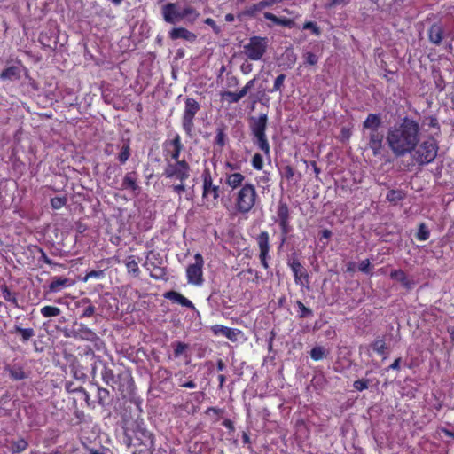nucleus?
I'll use <instances>...</instances> for the list:
<instances>
[{
  "mask_svg": "<svg viewBox=\"0 0 454 454\" xmlns=\"http://www.w3.org/2000/svg\"><path fill=\"white\" fill-rule=\"evenodd\" d=\"M419 123L409 117H404L387 129L386 143L396 157L411 153L419 142Z\"/></svg>",
  "mask_w": 454,
  "mask_h": 454,
  "instance_id": "nucleus-1",
  "label": "nucleus"
},
{
  "mask_svg": "<svg viewBox=\"0 0 454 454\" xmlns=\"http://www.w3.org/2000/svg\"><path fill=\"white\" fill-rule=\"evenodd\" d=\"M129 430L126 433L128 446H133L140 453L151 450L153 445V434L144 426L143 422L136 421L131 429L132 434H129Z\"/></svg>",
  "mask_w": 454,
  "mask_h": 454,
  "instance_id": "nucleus-2",
  "label": "nucleus"
},
{
  "mask_svg": "<svg viewBox=\"0 0 454 454\" xmlns=\"http://www.w3.org/2000/svg\"><path fill=\"white\" fill-rule=\"evenodd\" d=\"M259 201L255 186L246 183L234 195V207L239 214H248Z\"/></svg>",
  "mask_w": 454,
  "mask_h": 454,
  "instance_id": "nucleus-3",
  "label": "nucleus"
},
{
  "mask_svg": "<svg viewBox=\"0 0 454 454\" xmlns=\"http://www.w3.org/2000/svg\"><path fill=\"white\" fill-rule=\"evenodd\" d=\"M267 122V114H261L259 117L251 119L250 129L254 136V144L270 158V147L265 133Z\"/></svg>",
  "mask_w": 454,
  "mask_h": 454,
  "instance_id": "nucleus-4",
  "label": "nucleus"
},
{
  "mask_svg": "<svg viewBox=\"0 0 454 454\" xmlns=\"http://www.w3.org/2000/svg\"><path fill=\"white\" fill-rule=\"evenodd\" d=\"M438 143L434 137H428L410 153L412 159L419 165H427L434 160L438 153Z\"/></svg>",
  "mask_w": 454,
  "mask_h": 454,
  "instance_id": "nucleus-5",
  "label": "nucleus"
},
{
  "mask_svg": "<svg viewBox=\"0 0 454 454\" xmlns=\"http://www.w3.org/2000/svg\"><path fill=\"white\" fill-rule=\"evenodd\" d=\"M202 200L207 207H214L218 204L221 193L219 185L214 184L213 178L209 169H205L202 173Z\"/></svg>",
  "mask_w": 454,
  "mask_h": 454,
  "instance_id": "nucleus-6",
  "label": "nucleus"
},
{
  "mask_svg": "<svg viewBox=\"0 0 454 454\" xmlns=\"http://www.w3.org/2000/svg\"><path fill=\"white\" fill-rule=\"evenodd\" d=\"M268 39L262 36H252L243 46V52L247 59L253 61L260 60L266 53Z\"/></svg>",
  "mask_w": 454,
  "mask_h": 454,
  "instance_id": "nucleus-7",
  "label": "nucleus"
},
{
  "mask_svg": "<svg viewBox=\"0 0 454 454\" xmlns=\"http://www.w3.org/2000/svg\"><path fill=\"white\" fill-rule=\"evenodd\" d=\"M190 166L184 160L166 162L163 175L166 178L182 182L186 181L190 176Z\"/></svg>",
  "mask_w": 454,
  "mask_h": 454,
  "instance_id": "nucleus-8",
  "label": "nucleus"
},
{
  "mask_svg": "<svg viewBox=\"0 0 454 454\" xmlns=\"http://www.w3.org/2000/svg\"><path fill=\"white\" fill-rule=\"evenodd\" d=\"M200 109V106L197 100L192 98H185L182 116V127L188 136L192 135L194 127L193 120Z\"/></svg>",
  "mask_w": 454,
  "mask_h": 454,
  "instance_id": "nucleus-9",
  "label": "nucleus"
},
{
  "mask_svg": "<svg viewBox=\"0 0 454 454\" xmlns=\"http://www.w3.org/2000/svg\"><path fill=\"white\" fill-rule=\"evenodd\" d=\"M203 265L204 259L200 253L194 255V262L186 269L187 282L191 285L200 286L203 284Z\"/></svg>",
  "mask_w": 454,
  "mask_h": 454,
  "instance_id": "nucleus-10",
  "label": "nucleus"
},
{
  "mask_svg": "<svg viewBox=\"0 0 454 454\" xmlns=\"http://www.w3.org/2000/svg\"><path fill=\"white\" fill-rule=\"evenodd\" d=\"M184 149L179 134H175L172 139H168L163 144L165 161H179L180 154Z\"/></svg>",
  "mask_w": 454,
  "mask_h": 454,
  "instance_id": "nucleus-11",
  "label": "nucleus"
},
{
  "mask_svg": "<svg viewBox=\"0 0 454 454\" xmlns=\"http://www.w3.org/2000/svg\"><path fill=\"white\" fill-rule=\"evenodd\" d=\"M161 14L165 22L176 24L183 20L182 9L178 3H167L161 7Z\"/></svg>",
  "mask_w": 454,
  "mask_h": 454,
  "instance_id": "nucleus-12",
  "label": "nucleus"
},
{
  "mask_svg": "<svg viewBox=\"0 0 454 454\" xmlns=\"http://www.w3.org/2000/svg\"><path fill=\"white\" fill-rule=\"evenodd\" d=\"M257 245L260 250V262L264 269L269 268L268 259L270 252V237L267 231H262L256 238Z\"/></svg>",
  "mask_w": 454,
  "mask_h": 454,
  "instance_id": "nucleus-13",
  "label": "nucleus"
},
{
  "mask_svg": "<svg viewBox=\"0 0 454 454\" xmlns=\"http://www.w3.org/2000/svg\"><path fill=\"white\" fill-rule=\"evenodd\" d=\"M368 146L372 151L374 156L381 153L383 145V134L378 130H371L367 132Z\"/></svg>",
  "mask_w": 454,
  "mask_h": 454,
  "instance_id": "nucleus-14",
  "label": "nucleus"
},
{
  "mask_svg": "<svg viewBox=\"0 0 454 454\" xmlns=\"http://www.w3.org/2000/svg\"><path fill=\"white\" fill-rule=\"evenodd\" d=\"M68 336L77 340L91 342H95L99 340L96 333L83 324H80L76 329H73L71 334Z\"/></svg>",
  "mask_w": 454,
  "mask_h": 454,
  "instance_id": "nucleus-15",
  "label": "nucleus"
},
{
  "mask_svg": "<svg viewBox=\"0 0 454 454\" xmlns=\"http://www.w3.org/2000/svg\"><path fill=\"white\" fill-rule=\"evenodd\" d=\"M154 256H155L154 251H149L147 253L145 267L150 272L151 278H153L156 280H165V279H167L166 269H164L162 266H157V265H154L153 268H151V265H153V263L150 261H151V258L154 257Z\"/></svg>",
  "mask_w": 454,
  "mask_h": 454,
  "instance_id": "nucleus-16",
  "label": "nucleus"
},
{
  "mask_svg": "<svg viewBox=\"0 0 454 454\" xmlns=\"http://www.w3.org/2000/svg\"><path fill=\"white\" fill-rule=\"evenodd\" d=\"M289 265L293 271L295 283L301 286H305V284L308 283L309 276L301 262L298 260L294 259Z\"/></svg>",
  "mask_w": 454,
  "mask_h": 454,
  "instance_id": "nucleus-17",
  "label": "nucleus"
},
{
  "mask_svg": "<svg viewBox=\"0 0 454 454\" xmlns=\"http://www.w3.org/2000/svg\"><path fill=\"white\" fill-rule=\"evenodd\" d=\"M171 40L184 39L188 42H194L197 38L196 35L184 27H174L168 33Z\"/></svg>",
  "mask_w": 454,
  "mask_h": 454,
  "instance_id": "nucleus-18",
  "label": "nucleus"
},
{
  "mask_svg": "<svg viewBox=\"0 0 454 454\" xmlns=\"http://www.w3.org/2000/svg\"><path fill=\"white\" fill-rule=\"evenodd\" d=\"M164 296L166 299L171 301L174 303H177L183 307H186L192 309V310H195L193 303L189 299H187L186 297H184L183 294L176 291L167 292L164 294Z\"/></svg>",
  "mask_w": 454,
  "mask_h": 454,
  "instance_id": "nucleus-19",
  "label": "nucleus"
},
{
  "mask_svg": "<svg viewBox=\"0 0 454 454\" xmlns=\"http://www.w3.org/2000/svg\"><path fill=\"white\" fill-rule=\"evenodd\" d=\"M214 332L215 334H220L226 337L231 341H237L239 335L242 333V332L239 329L230 328L220 325L214 326Z\"/></svg>",
  "mask_w": 454,
  "mask_h": 454,
  "instance_id": "nucleus-20",
  "label": "nucleus"
},
{
  "mask_svg": "<svg viewBox=\"0 0 454 454\" xmlns=\"http://www.w3.org/2000/svg\"><path fill=\"white\" fill-rule=\"evenodd\" d=\"M381 125V119L379 114H369L367 118L363 122L364 135L365 132L371 130H378Z\"/></svg>",
  "mask_w": 454,
  "mask_h": 454,
  "instance_id": "nucleus-21",
  "label": "nucleus"
},
{
  "mask_svg": "<svg viewBox=\"0 0 454 454\" xmlns=\"http://www.w3.org/2000/svg\"><path fill=\"white\" fill-rule=\"evenodd\" d=\"M121 189L129 190L133 192L139 189L137 185V174L136 172L132 171L125 175L121 183Z\"/></svg>",
  "mask_w": 454,
  "mask_h": 454,
  "instance_id": "nucleus-22",
  "label": "nucleus"
},
{
  "mask_svg": "<svg viewBox=\"0 0 454 454\" xmlns=\"http://www.w3.org/2000/svg\"><path fill=\"white\" fill-rule=\"evenodd\" d=\"M245 176L239 172L226 174L225 184L232 190H235L237 188L240 189L241 186L244 185L243 183L245 181Z\"/></svg>",
  "mask_w": 454,
  "mask_h": 454,
  "instance_id": "nucleus-23",
  "label": "nucleus"
},
{
  "mask_svg": "<svg viewBox=\"0 0 454 454\" xmlns=\"http://www.w3.org/2000/svg\"><path fill=\"white\" fill-rule=\"evenodd\" d=\"M21 75V69L18 66L8 67L0 74V79L4 81H18Z\"/></svg>",
  "mask_w": 454,
  "mask_h": 454,
  "instance_id": "nucleus-24",
  "label": "nucleus"
},
{
  "mask_svg": "<svg viewBox=\"0 0 454 454\" xmlns=\"http://www.w3.org/2000/svg\"><path fill=\"white\" fill-rule=\"evenodd\" d=\"M72 286V281L69 278L62 277H55L52 278L49 289L51 292L57 293L62 290L64 287Z\"/></svg>",
  "mask_w": 454,
  "mask_h": 454,
  "instance_id": "nucleus-25",
  "label": "nucleus"
},
{
  "mask_svg": "<svg viewBox=\"0 0 454 454\" xmlns=\"http://www.w3.org/2000/svg\"><path fill=\"white\" fill-rule=\"evenodd\" d=\"M443 30L442 27L438 24H434L428 30L429 41L434 44H440L442 41Z\"/></svg>",
  "mask_w": 454,
  "mask_h": 454,
  "instance_id": "nucleus-26",
  "label": "nucleus"
},
{
  "mask_svg": "<svg viewBox=\"0 0 454 454\" xmlns=\"http://www.w3.org/2000/svg\"><path fill=\"white\" fill-rule=\"evenodd\" d=\"M11 333L20 334L22 342H27L35 336L33 328H23L20 324H15Z\"/></svg>",
  "mask_w": 454,
  "mask_h": 454,
  "instance_id": "nucleus-27",
  "label": "nucleus"
},
{
  "mask_svg": "<svg viewBox=\"0 0 454 454\" xmlns=\"http://www.w3.org/2000/svg\"><path fill=\"white\" fill-rule=\"evenodd\" d=\"M390 278L394 280L400 282L403 286L411 289L413 286V282L408 279L405 272L402 270H395L390 273Z\"/></svg>",
  "mask_w": 454,
  "mask_h": 454,
  "instance_id": "nucleus-28",
  "label": "nucleus"
},
{
  "mask_svg": "<svg viewBox=\"0 0 454 454\" xmlns=\"http://www.w3.org/2000/svg\"><path fill=\"white\" fill-rule=\"evenodd\" d=\"M101 378L106 385L114 388V385L117 383V378L112 369L105 365L101 372Z\"/></svg>",
  "mask_w": 454,
  "mask_h": 454,
  "instance_id": "nucleus-29",
  "label": "nucleus"
},
{
  "mask_svg": "<svg viewBox=\"0 0 454 454\" xmlns=\"http://www.w3.org/2000/svg\"><path fill=\"white\" fill-rule=\"evenodd\" d=\"M290 220V212L287 204L280 200L278 204L276 222Z\"/></svg>",
  "mask_w": 454,
  "mask_h": 454,
  "instance_id": "nucleus-30",
  "label": "nucleus"
},
{
  "mask_svg": "<svg viewBox=\"0 0 454 454\" xmlns=\"http://www.w3.org/2000/svg\"><path fill=\"white\" fill-rule=\"evenodd\" d=\"M199 16L200 13L196 11L195 8L192 6L187 5L182 9L183 20L186 19V20L190 23H193Z\"/></svg>",
  "mask_w": 454,
  "mask_h": 454,
  "instance_id": "nucleus-31",
  "label": "nucleus"
},
{
  "mask_svg": "<svg viewBox=\"0 0 454 454\" xmlns=\"http://www.w3.org/2000/svg\"><path fill=\"white\" fill-rule=\"evenodd\" d=\"M127 270L129 274L137 277L140 273V270L137 262L135 260V256L130 255L124 261Z\"/></svg>",
  "mask_w": 454,
  "mask_h": 454,
  "instance_id": "nucleus-32",
  "label": "nucleus"
},
{
  "mask_svg": "<svg viewBox=\"0 0 454 454\" xmlns=\"http://www.w3.org/2000/svg\"><path fill=\"white\" fill-rule=\"evenodd\" d=\"M40 312L44 317H52L59 316L61 313V310L58 307L44 306L40 309Z\"/></svg>",
  "mask_w": 454,
  "mask_h": 454,
  "instance_id": "nucleus-33",
  "label": "nucleus"
},
{
  "mask_svg": "<svg viewBox=\"0 0 454 454\" xmlns=\"http://www.w3.org/2000/svg\"><path fill=\"white\" fill-rule=\"evenodd\" d=\"M1 291L5 301L12 302L15 307H18L16 294L11 292L6 286H2Z\"/></svg>",
  "mask_w": 454,
  "mask_h": 454,
  "instance_id": "nucleus-34",
  "label": "nucleus"
},
{
  "mask_svg": "<svg viewBox=\"0 0 454 454\" xmlns=\"http://www.w3.org/2000/svg\"><path fill=\"white\" fill-rule=\"evenodd\" d=\"M263 6L262 5L261 1L251 5L250 7L247 8L245 11H243L241 15L248 16V17H254L258 12H261L263 10Z\"/></svg>",
  "mask_w": 454,
  "mask_h": 454,
  "instance_id": "nucleus-35",
  "label": "nucleus"
},
{
  "mask_svg": "<svg viewBox=\"0 0 454 454\" xmlns=\"http://www.w3.org/2000/svg\"><path fill=\"white\" fill-rule=\"evenodd\" d=\"M325 356H326V350L323 347H320V346L315 347L310 351V357L314 361L322 360Z\"/></svg>",
  "mask_w": 454,
  "mask_h": 454,
  "instance_id": "nucleus-36",
  "label": "nucleus"
},
{
  "mask_svg": "<svg viewBox=\"0 0 454 454\" xmlns=\"http://www.w3.org/2000/svg\"><path fill=\"white\" fill-rule=\"evenodd\" d=\"M295 303L299 309L298 317L300 318H305L313 316V311L307 308L301 301H297Z\"/></svg>",
  "mask_w": 454,
  "mask_h": 454,
  "instance_id": "nucleus-37",
  "label": "nucleus"
},
{
  "mask_svg": "<svg viewBox=\"0 0 454 454\" xmlns=\"http://www.w3.org/2000/svg\"><path fill=\"white\" fill-rule=\"evenodd\" d=\"M278 223L281 229V242L283 244L286 240L287 234L292 231V226L290 225V220L279 221Z\"/></svg>",
  "mask_w": 454,
  "mask_h": 454,
  "instance_id": "nucleus-38",
  "label": "nucleus"
},
{
  "mask_svg": "<svg viewBox=\"0 0 454 454\" xmlns=\"http://www.w3.org/2000/svg\"><path fill=\"white\" fill-rule=\"evenodd\" d=\"M27 447V442L24 439H19L14 442L12 445V454H17L24 451Z\"/></svg>",
  "mask_w": 454,
  "mask_h": 454,
  "instance_id": "nucleus-39",
  "label": "nucleus"
},
{
  "mask_svg": "<svg viewBox=\"0 0 454 454\" xmlns=\"http://www.w3.org/2000/svg\"><path fill=\"white\" fill-rule=\"evenodd\" d=\"M129 156H130L129 145L128 144H124L121 148V152L118 155V160L121 164H123L129 160Z\"/></svg>",
  "mask_w": 454,
  "mask_h": 454,
  "instance_id": "nucleus-40",
  "label": "nucleus"
},
{
  "mask_svg": "<svg viewBox=\"0 0 454 454\" xmlns=\"http://www.w3.org/2000/svg\"><path fill=\"white\" fill-rule=\"evenodd\" d=\"M403 199V194L401 191L391 190L387 194V200L390 202L397 203Z\"/></svg>",
  "mask_w": 454,
  "mask_h": 454,
  "instance_id": "nucleus-41",
  "label": "nucleus"
},
{
  "mask_svg": "<svg viewBox=\"0 0 454 454\" xmlns=\"http://www.w3.org/2000/svg\"><path fill=\"white\" fill-rule=\"evenodd\" d=\"M67 202V199L65 196L54 197L51 200V205L53 209H60Z\"/></svg>",
  "mask_w": 454,
  "mask_h": 454,
  "instance_id": "nucleus-42",
  "label": "nucleus"
},
{
  "mask_svg": "<svg viewBox=\"0 0 454 454\" xmlns=\"http://www.w3.org/2000/svg\"><path fill=\"white\" fill-rule=\"evenodd\" d=\"M173 347L175 357H179L188 349V345L181 341L173 343Z\"/></svg>",
  "mask_w": 454,
  "mask_h": 454,
  "instance_id": "nucleus-43",
  "label": "nucleus"
},
{
  "mask_svg": "<svg viewBox=\"0 0 454 454\" xmlns=\"http://www.w3.org/2000/svg\"><path fill=\"white\" fill-rule=\"evenodd\" d=\"M430 233L425 223H420L417 233V239L425 241L429 239Z\"/></svg>",
  "mask_w": 454,
  "mask_h": 454,
  "instance_id": "nucleus-44",
  "label": "nucleus"
},
{
  "mask_svg": "<svg viewBox=\"0 0 454 454\" xmlns=\"http://www.w3.org/2000/svg\"><path fill=\"white\" fill-rule=\"evenodd\" d=\"M252 167L256 170H262L263 168V159L260 153H255L251 160Z\"/></svg>",
  "mask_w": 454,
  "mask_h": 454,
  "instance_id": "nucleus-45",
  "label": "nucleus"
},
{
  "mask_svg": "<svg viewBox=\"0 0 454 454\" xmlns=\"http://www.w3.org/2000/svg\"><path fill=\"white\" fill-rule=\"evenodd\" d=\"M302 29L310 30L314 35H319L321 33L320 27L317 26L316 22L307 21L303 24Z\"/></svg>",
  "mask_w": 454,
  "mask_h": 454,
  "instance_id": "nucleus-46",
  "label": "nucleus"
},
{
  "mask_svg": "<svg viewBox=\"0 0 454 454\" xmlns=\"http://www.w3.org/2000/svg\"><path fill=\"white\" fill-rule=\"evenodd\" d=\"M387 348L386 343L382 339L376 340L372 343V349L378 354L383 355Z\"/></svg>",
  "mask_w": 454,
  "mask_h": 454,
  "instance_id": "nucleus-47",
  "label": "nucleus"
},
{
  "mask_svg": "<svg viewBox=\"0 0 454 454\" xmlns=\"http://www.w3.org/2000/svg\"><path fill=\"white\" fill-rule=\"evenodd\" d=\"M226 143V134L224 133V129L222 128H218L216 129L215 136V144L219 146L223 147Z\"/></svg>",
  "mask_w": 454,
  "mask_h": 454,
  "instance_id": "nucleus-48",
  "label": "nucleus"
},
{
  "mask_svg": "<svg viewBox=\"0 0 454 454\" xmlns=\"http://www.w3.org/2000/svg\"><path fill=\"white\" fill-rule=\"evenodd\" d=\"M369 383H370V380H368V379L357 380L354 381L353 387L357 391H364L369 387Z\"/></svg>",
  "mask_w": 454,
  "mask_h": 454,
  "instance_id": "nucleus-49",
  "label": "nucleus"
},
{
  "mask_svg": "<svg viewBox=\"0 0 454 454\" xmlns=\"http://www.w3.org/2000/svg\"><path fill=\"white\" fill-rule=\"evenodd\" d=\"M110 393L107 389L98 387V403L104 405L105 402L109 398Z\"/></svg>",
  "mask_w": 454,
  "mask_h": 454,
  "instance_id": "nucleus-50",
  "label": "nucleus"
},
{
  "mask_svg": "<svg viewBox=\"0 0 454 454\" xmlns=\"http://www.w3.org/2000/svg\"><path fill=\"white\" fill-rule=\"evenodd\" d=\"M303 58L305 59V64L314 66L318 62V57L310 51H306L303 53Z\"/></svg>",
  "mask_w": 454,
  "mask_h": 454,
  "instance_id": "nucleus-51",
  "label": "nucleus"
},
{
  "mask_svg": "<svg viewBox=\"0 0 454 454\" xmlns=\"http://www.w3.org/2000/svg\"><path fill=\"white\" fill-rule=\"evenodd\" d=\"M223 98H228L230 103H238L240 98L238 92L223 91L221 93Z\"/></svg>",
  "mask_w": 454,
  "mask_h": 454,
  "instance_id": "nucleus-52",
  "label": "nucleus"
},
{
  "mask_svg": "<svg viewBox=\"0 0 454 454\" xmlns=\"http://www.w3.org/2000/svg\"><path fill=\"white\" fill-rule=\"evenodd\" d=\"M10 376L15 380H20L26 378V374L21 368H12L10 370Z\"/></svg>",
  "mask_w": 454,
  "mask_h": 454,
  "instance_id": "nucleus-53",
  "label": "nucleus"
},
{
  "mask_svg": "<svg viewBox=\"0 0 454 454\" xmlns=\"http://www.w3.org/2000/svg\"><path fill=\"white\" fill-rule=\"evenodd\" d=\"M285 80H286V74H279L275 79L274 85H273V88L270 90V92H275V91L280 90L284 84Z\"/></svg>",
  "mask_w": 454,
  "mask_h": 454,
  "instance_id": "nucleus-54",
  "label": "nucleus"
},
{
  "mask_svg": "<svg viewBox=\"0 0 454 454\" xmlns=\"http://www.w3.org/2000/svg\"><path fill=\"white\" fill-rule=\"evenodd\" d=\"M185 181L179 182L176 184H172L171 189L174 192H176L179 196V200H181V195L184 192H185Z\"/></svg>",
  "mask_w": 454,
  "mask_h": 454,
  "instance_id": "nucleus-55",
  "label": "nucleus"
},
{
  "mask_svg": "<svg viewBox=\"0 0 454 454\" xmlns=\"http://www.w3.org/2000/svg\"><path fill=\"white\" fill-rule=\"evenodd\" d=\"M157 376L159 379H160L162 380H170L172 373L170 371H168L166 368H160L157 371Z\"/></svg>",
  "mask_w": 454,
  "mask_h": 454,
  "instance_id": "nucleus-56",
  "label": "nucleus"
},
{
  "mask_svg": "<svg viewBox=\"0 0 454 454\" xmlns=\"http://www.w3.org/2000/svg\"><path fill=\"white\" fill-rule=\"evenodd\" d=\"M350 2V0H328L325 4L326 8H333L339 5H346Z\"/></svg>",
  "mask_w": 454,
  "mask_h": 454,
  "instance_id": "nucleus-57",
  "label": "nucleus"
},
{
  "mask_svg": "<svg viewBox=\"0 0 454 454\" xmlns=\"http://www.w3.org/2000/svg\"><path fill=\"white\" fill-rule=\"evenodd\" d=\"M282 175L287 180H291L294 176L295 171H294V169L290 165H286L283 168V174Z\"/></svg>",
  "mask_w": 454,
  "mask_h": 454,
  "instance_id": "nucleus-58",
  "label": "nucleus"
},
{
  "mask_svg": "<svg viewBox=\"0 0 454 454\" xmlns=\"http://www.w3.org/2000/svg\"><path fill=\"white\" fill-rule=\"evenodd\" d=\"M277 25L286 27H293L294 25V22L291 19H288L286 17H278Z\"/></svg>",
  "mask_w": 454,
  "mask_h": 454,
  "instance_id": "nucleus-59",
  "label": "nucleus"
},
{
  "mask_svg": "<svg viewBox=\"0 0 454 454\" xmlns=\"http://www.w3.org/2000/svg\"><path fill=\"white\" fill-rule=\"evenodd\" d=\"M358 269L362 272L369 273L371 269L370 261L368 259L362 261L358 265Z\"/></svg>",
  "mask_w": 454,
  "mask_h": 454,
  "instance_id": "nucleus-60",
  "label": "nucleus"
},
{
  "mask_svg": "<svg viewBox=\"0 0 454 454\" xmlns=\"http://www.w3.org/2000/svg\"><path fill=\"white\" fill-rule=\"evenodd\" d=\"M103 275L102 271L91 270L86 274L83 281H88L90 278H99Z\"/></svg>",
  "mask_w": 454,
  "mask_h": 454,
  "instance_id": "nucleus-61",
  "label": "nucleus"
},
{
  "mask_svg": "<svg viewBox=\"0 0 454 454\" xmlns=\"http://www.w3.org/2000/svg\"><path fill=\"white\" fill-rule=\"evenodd\" d=\"M205 23H206L207 25L210 26V27L213 28V30H214V32H215V33L218 34V33L220 32V28H219V27L215 24V20H214L213 19H211V18H207V19L205 20Z\"/></svg>",
  "mask_w": 454,
  "mask_h": 454,
  "instance_id": "nucleus-62",
  "label": "nucleus"
},
{
  "mask_svg": "<svg viewBox=\"0 0 454 454\" xmlns=\"http://www.w3.org/2000/svg\"><path fill=\"white\" fill-rule=\"evenodd\" d=\"M95 313V307L92 305L88 306L82 312V317H90Z\"/></svg>",
  "mask_w": 454,
  "mask_h": 454,
  "instance_id": "nucleus-63",
  "label": "nucleus"
},
{
  "mask_svg": "<svg viewBox=\"0 0 454 454\" xmlns=\"http://www.w3.org/2000/svg\"><path fill=\"white\" fill-rule=\"evenodd\" d=\"M351 136V131L348 128H342L340 131V138L343 141L348 140Z\"/></svg>",
  "mask_w": 454,
  "mask_h": 454,
  "instance_id": "nucleus-64",
  "label": "nucleus"
}]
</instances>
